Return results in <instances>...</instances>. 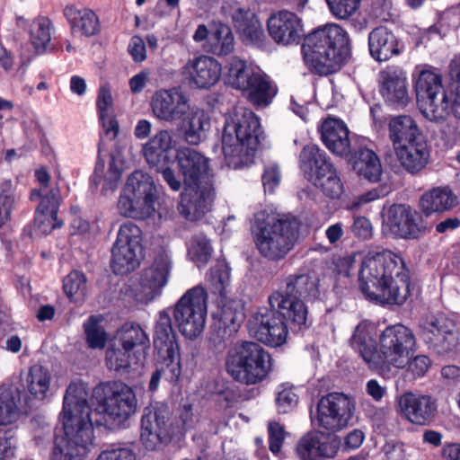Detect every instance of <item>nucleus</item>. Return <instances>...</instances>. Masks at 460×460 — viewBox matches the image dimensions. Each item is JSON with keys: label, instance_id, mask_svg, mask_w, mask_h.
<instances>
[{"label": "nucleus", "instance_id": "1", "mask_svg": "<svg viewBox=\"0 0 460 460\" xmlns=\"http://www.w3.org/2000/svg\"><path fill=\"white\" fill-rule=\"evenodd\" d=\"M93 396L99 402L93 411L88 404L86 384L75 381L66 388L61 412L64 434L55 438L52 460H84L93 439V426H102L103 417L120 424L137 410L136 394L123 382L101 383Z\"/></svg>", "mask_w": 460, "mask_h": 460}, {"label": "nucleus", "instance_id": "2", "mask_svg": "<svg viewBox=\"0 0 460 460\" xmlns=\"http://www.w3.org/2000/svg\"><path fill=\"white\" fill-rule=\"evenodd\" d=\"M375 326L367 321L359 323L349 340L351 348L359 355L368 369L391 378L407 367L413 377L423 376L429 368L430 359L425 355L413 357L416 339L411 329L402 324L387 326L378 336L376 344Z\"/></svg>", "mask_w": 460, "mask_h": 460}, {"label": "nucleus", "instance_id": "3", "mask_svg": "<svg viewBox=\"0 0 460 460\" xmlns=\"http://www.w3.org/2000/svg\"><path fill=\"white\" fill-rule=\"evenodd\" d=\"M359 288L376 304L402 305L410 294V274L403 259L388 250L369 252L360 262Z\"/></svg>", "mask_w": 460, "mask_h": 460}, {"label": "nucleus", "instance_id": "4", "mask_svg": "<svg viewBox=\"0 0 460 460\" xmlns=\"http://www.w3.org/2000/svg\"><path fill=\"white\" fill-rule=\"evenodd\" d=\"M175 158L185 184L178 210L186 219L198 220L210 210L215 198L208 159L190 147L178 149Z\"/></svg>", "mask_w": 460, "mask_h": 460}, {"label": "nucleus", "instance_id": "5", "mask_svg": "<svg viewBox=\"0 0 460 460\" xmlns=\"http://www.w3.org/2000/svg\"><path fill=\"white\" fill-rule=\"evenodd\" d=\"M263 138L260 119L255 113L244 107H236L226 118L222 135L226 165L235 170L247 166Z\"/></svg>", "mask_w": 460, "mask_h": 460}, {"label": "nucleus", "instance_id": "6", "mask_svg": "<svg viewBox=\"0 0 460 460\" xmlns=\"http://www.w3.org/2000/svg\"><path fill=\"white\" fill-rule=\"evenodd\" d=\"M350 40L339 24L329 23L309 33L302 45L303 58L308 69L319 75L339 70L349 55Z\"/></svg>", "mask_w": 460, "mask_h": 460}, {"label": "nucleus", "instance_id": "7", "mask_svg": "<svg viewBox=\"0 0 460 460\" xmlns=\"http://www.w3.org/2000/svg\"><path fill=\"white\" fill-rule=\"evenodd\" d=\"M318 280L308 274L289 275L284 285L269 296L270 309L285 319L290 328L302 331L308 327V311L305 301L319 299Z\"/></svg>", "mask_w": 460, "mask_h": 460}, {"label": "nucleus", "instance_id": "8", "mask_svg": "<svg viewBox=\"0 0 460 460\" xmlns=\"http://www.w3.org/2000/svg\"><path fill=\"white\" fill-rule=\"evenodd\" d=\"M300 222L295 217H270L265 212L254 216L252 236L259 253L269 261L283 259L298 239Z\"/></svg>", "mask_w": 460, "mask_h": 460}, {"label": "nucleus", "instance_id": "9", "mask_svg": "<svg viewBox=\"0 0 460 460\" xmlns=\"http://www.w3.org/2000/svg\"><path fill=\"white\" fill-rule=\"evenodd\" d=\"M270 355L260 344L242 341L234 344L226 352L225 367L235 381L256 385L270 371Z\"/></svg>", "mask_w": 460, "mask_h": 460}, {"label": "nucleus", "instance_id": "10", "mask_svg": "<svg viewBox=\"0 0 460 460\" xmlns=\"http://www.w3.org/2000/svg\"><path fill=\"white\" fill-rule=\"evenodd\" d=\"M154 346L158 360L163 365L151 376L149 390L155 391L162 377L169 384L176 385L181 375V353L168 313H159L155 327Z\"/></svg>", "mask_w": 460, "mask_h": 460}, {"label": "nucleus", "instance_id": "11", "mask_svg": "<svg viewBox=\"0 0 460 460\" xmlns=\"http://www.w3.org/2000/svg\"><path fill=\"white\" fill-rule=\"evenodd\" d=\"M226 75L228 84L245 92L249 102L257 107L268 106L277 94V86L266 74L236 57L229 61Z\"/></svg>", "mask_w": 460, "mask_h": 460}, {"label": "nucleus", "instance_id": "12", "mask_svg": "<svg viewBox=\"0 0 460 460\" xmlns=\"http://www.w3.org/2000/svg\"><path fill=\"white\" fill-rule=\"evenodd\" d=\"M417 102L429 120L441 121L452 113V98L442 84V77L430 68H423L415 78Z\"/></svg>", "mask_w": 460, "mask_h": 460}, {"label": "nucleus", "instance_id": "13", "mask_svg": "<svg viewBox=\"0 0 460 460\" xmlns=\"http://www.w3.org/2000/svg\"><path fill=\"white\" fill-rule=\"evenodd\" d=\"M299 166L305 176L331 199H339L343 184L326 153L316 145L305 146L299 155Z\"/></svg>", "mask_w": 460, "mask_h": 460}, {"label": "nucleus", "instance_id": "14", "mask_svg": "<svg viewBox=\"0 0 460 460\" xmlns=\"http://www.w3.org/2000/svg\"><path fill=\"white\" fill-rule=\"evenodd\" d=\"M173 316L179 331L188 339L197 338L204 330L207 293L201 286L189 289L175 305Z\"/></svg>", "mask_w": 460, "mask_h": 460}, {"label": "nucleus", "instance_id": "15", "mask_svg": "<svg viewBox=\"0 0 460 460\" xmlns=\"http://www.w3.org/2000/svg\"><path fill=\"white\" fill-rule=\"evenodd\" d=\"M168 405L155 402L145 408L141 418L140 441L147 450L168 445L176 432Z\"/></svg>", "mask_w": 460, "mask_h": 460}, {"label": "nucleus", "instance_id": "16", "mask_svg": "<svg viewBox=\"0 0 460 460\" xmlns=\"http://www.w3.org/2000/svg\"><path fill=\"white\" fill-rule=\"evenodd\" d=\"M143 257L142 231L132 222L119 226L111 249V268L116 274H127L137 269Z\"/></svg>", "mask_w": 460, "mask_h": 460}, {"label": "nucleus", "instance_id": "17", "mask_svg": "<svg viewBox=\"0 0 460 460\" xmlns=\"http://www.w3.org/2000/svg\"><path fill=\"white\" fill-rule=\"evenodd\" d=\"M351 398L341 393H331L323 396L312 421L317 427L334 433L346 428L355 411Z\"/></svg>", "mask_w": 460, "mask_h": 460}, {"label": "nucleus", "instance_id": "18", "mask_svg": "<svg viewBox=\"0 0 460 460\" xmlns=\"http://www.w3.org/2000/svg\"><path fill=\"white\" fill-rule=\"evenodd\" d=\"M172 267L171 252L162 249L152 265L142 270L136 293L137 299L143 304H148L160 296L168 283Z\"/></svg>", "mask_w": 460, "mask_h": 460}, {"label": "nucleus", "instance_id": "19", "mask_svg": "<svg viewBox=\"0 0 460 460\" xmlns=\"http://www.w3.org/2000/svg\"><path fill=\"white\" fill-rule=\"evenodd\" d=\"M421 337L438 354L452 351L458 345L456 323L444 314L432 315L422 325Z\"/></svg>", "mask_w": 460, "mask_h": 460}, {"label": "nucleus", "instance_id": "20", "mask_svg": "<svg viewBox=\"0 0 460 460\" xmlns=\"http://www.w3.org/2000/svg\"><path fill=\"white\" fill-rule=\"evenodd\" d=\"M341 446L340 437L314 430L304 435L296 444V452L301 460L333 459Z\"/></svg>", "mask_w": 460, "mask_h": 460}, {"label": "nucleus", "instance_id": "21", "mask_svg": "<svg viewBox=\"0 0 460 460\" xmlns=\"http://www.w3.org/2000/svg\"><path fill=\"white\" fill-rule=\"evenodd\" d=\"M248 330L252 336L270 347L283 345L288 337L287 324L271 309H263L258 312L249 321Z\"/></svg>", "mask_w": 460, "mask_h": 460}, {"label": "nucleus", "instance_id": "22", "mask_svg": "<svg viewBox=\"0 0 460 460\" xmlns=\"http://www.w3.org/2000/svg\"><path fill=\"white\" fill-rule=\"evenodd\" d=\"M190 105L189 97L177 88L158 90L150 102L154 117L167 123L180 120L190 110Z\"/></svg>", "mask_w": 460, "mask_h": 460}, {"label": "nucleus", "instance_id": "23", "mask_svg": "<svg viewBox=\"0 0 460 460\" xmlns=\"http://www.w3.org/2000/svg\"><path fill=\"white\" fill-rule=\"evenodd\" d=\"M379 92L385 102L395 108H404L409 101L406 73L398 66H388L379 74Z\"/></svg>", "mask_w": 460, "mask_h": 460}, {"label": "nucleus", "instance_id": "24", "mask_svg": "<svg viewBox=\"0 0 460 460\" xmlns=\"http://www.w3.org/2000/svg\"><path fill=\"white\" fill-rule=\"evenodd\" d=\"M267 28L272 40L284 46L298 44L304 35L302 19L288 10L273 13L267 21Z\"/></svg>", "mask_w": 460, "mask_h": 460}, {"label": "nucleus", "instance_id": "25", "mask_svg": "<svg viewBox=\"0 0 460 460\" xmlns=\"http://www.w3.org/2000/svg\"><path fill=\"white\" fill-rule=\"evenodd\" d=\"M382 232L395 238H417L421 234V226L409 207L393 205L383 221Z\"/></svg>", "mask_w": 460, "mask_h": 460}, {"label": "nucleus", "instance_id": "26", "mask_svg": "<svg viewBox=\"0 0 460 460\" xmlns=\"http://www.w3.org/2000/svg\"><path fill=\"white\" fill-rule=\"evenodd\" d=\"M221 64L212 57L201 55L190 59L183 66V75L191 87L208 89L221 76Z\"/></svg>", "mask_w": 460, "mask_h": 460}, {"label": "nucleus", "instance_id": "27", "mask_svg": "<svg viewBox=\"0 0 460 460\" xmlns=\"http://www.w3.org/2000/svg\"><path fill=\"white\" fill-rule=\"evenodd\" d=\"M177 144L173 129H160L144 144L142 154L150 167L160 168L172 162V152Z\"/></svg>", "mask_w": 460, "mask_h": 460}, {"label": "nucleus", "instance_id": "28", "mask_svg": "<svg viewBox=\"0 0 460 460\" xmlns=\"http://www.w3.org/2000/svg\"><path fill=\"white\" fill-rule=\"evenodd\" d=\"M398 406L402 415L416 425H426L433 418L437 406L429 395L405 393L399 397Z\"/></svg>", "mask_w": 460, "mask_h": 460}, {"label": "nucleus", "instance_id": "29", "mask_svg": "<svg viewBox=\"0 0 460 460\" xmlns=\"http://www.w3.org/2000/svg\"><path fill=\"white\" fill-rule=\"evenodd\" d=\"M180 120V129L187 144L198 146L207 139L211 119L205 110L190 104V110Z\"/></svg>", "mask_w": 460, "mask_h": 460}, {"label": "nucleus", "instance_id": "30", "mask_svg": "<svg viewBox=\"0 0 460 460\" xmlns=\"http://www.w3.org/2000/svg\"><path fill=\"white\" fill-rule=\"evenodd\" d=\"M349 128L343 120L328 117L321 126L322 140L333 154L343 156L350 153Z\"/></svg>", "mask_w": 460, "mask_h": 460}, {"label": "nucleus", "instance_id": "31", "mask_svg": "<svg viewBox=\"0 0 460 460\" xmlns=\"http://www.w3.org/2000/svg\"><path fill=\"white\" fill-rule=\"evenodd\" d=\"M395 156L404 170L414 174L426 167L429 150L423 137L394 149Z\"/></svg>", "mask_w": 460, "mask_h": 460}, {"label": "nucleus", "instance_id": "32", "mask_svg": "<svg viewBox=\"0 0 460 460\" xmlns=\"http://www.w3.org/2000/svg\"><path fill=\"white\" fill-rule=\"evenodd\" d=\"M371 57L377 61H386L400 53L398 40L386 27L379 26L368 35Z\"/></svg>", "mask_w": 460, "mask_h": 460}, {"label": "nucleus", "instance_id": "33", "mask_svg": "<svg viewBox=\"0 0 460 460\" xmlns=\"http://www.w3.org/2000/svg\"><path fill=\"white\" fill-rule=\"evenodd\" d=\"M113 340L142 360L145 358L146 349L150 347V340L146 332L140 325L133 323H124L118 330Z\"/></svg>", "mask_w": 460, "mask_h": 460}, {"label": "nucleus", "instance_id": "34", "mask_svg": "<svg viewBox=\"0 0 460 460\" xmlns=\"http://www.w3.org/2000/svg\"><path fill=\"white\" fill-rule=\"evenodd\" d=\"M388 137L393 148L395 149L423 136L412 117L397 115L389 119Z\"/></svg>", "mask_w": 460, "mask_h": 460}, {"label": "nucleus", "instance_id": "35", "mask_svg": "<svg viewBox=\"0 0 460 460\" xmlns=\"http://www.w3.org/2000/svg\"><path fill=\"white\" fill-rule=\"evenodd\" d=\"M63 13L70 25L72 33L90 37L99 31V19L91 9L67 5Z\"/></svg>", "mask_w": 460, "mask_h": 460}, {"label": "nucleus", "instance_id": "36", "mask_svg": "<svg viewBox=\"0 0 460 460\" xmlns=\"http://www.w3.org/2000/svg\"><path fill=\"white\" fill-rule=\"evenodd\" d=\"M105 364L110 371L123 375L142 365L143 360L113 340L106 349Z\"/></svg>", "mask_w": 460, "mask_h": 460}, {"label": "nucleus", "instance_id": "37", "mask_svg": "<svg viewBox=\"0 0 460 460\" xmlns=\"http://www.w3.org/2000/svg\"><path fill=\"white\" fill-rule=\"evenodd\" d=\"M456 196L447 187H436L426 191L420 198V206L426 216L441 213L456 205Z\"/></svg>", "mask_w": 460, "mask_h": 460}, {"label": "nucleus", "instance_id": "38", "mask_svg": "<svg viewBox=\"0 0 460 460\" xmlns=\"http://www.w3.org/2000/svg\"><path fill=\"white\" fill-rule=\"evenodd\" d=\"M126 193L132 194L143 201L147 210L153 209L155 198V187L152 177L142 171H135L128 178Z\"/></svg>", "mask_w": 460, "mask_h": 460}, {"label": "nucleus", "instance_id": "39", "mask_svg": "<svg viewBox=\"0 0 460 460\" xmlns=\"http://www.w3.org/2000/svg\"><path fill=\"white\" fill-rule=\"evenodd\" d=\"M355 172L369 181L376 182L382 174V165L377 155L370 149L358 150L352 162Z\"/></svg>", "mask_w": 460, "mask_h": 460}, {"label": "nucleus", "instance_id": "40", "mask_svg": "<svg viewBox=\"0 0 460 460\" xmlns=\"http://www.w3.org/2000/svg\"><path fill=\"white\" fill-rule=\"evenodd\" d=\"M21 392L15 386L0 388V428L16 421L20 416Z\"/></svg>", "mask_w": 460, "mask_h": 460}, {"label": "nucleus", "instance_id": "41", "mask_svg": "<svg viewBox=\"0 0 460 460\" xmlns=\"http://www.w3.org/2000/svg\"><path fill=\"white\" fill-rule=\"evenodd\" d=\"M34 225L44 234H49L56 227L61 226L58 223V210L61 200H38Z\"/></svg>", "mask_w": 460, "mask_h": 460}, {"label": "nucleus", "instance_id": "42", "mask_svg": "<svg viewBox=\"0 0 460 460\" xmlns=\"http://www.w3.org/2000/svg\"><path fill=\"white\" fill-rule=\"evenodd\" d=\"M52 22L46 16L33 19L28 27L30 41L38 53L46 51L54 32Z\"/></svg>", "mask_w": 460, "mask_h": 460}, {"label": "nucleus", "instance_id": "43", "mask_svg": "<svg viewBox=\"0 0 460 460\" xmlns=\"http://www.w3.org/2000/svg\"><path fill=\"white\" fill-rule=\"evenodd\" d=\"M207 49L217 56L231 53L234 49V38L230 27L223 23L215 24L207 40Z\"/></svg>", "mask_w": 460, "mask_h": 460}, {"label": "nucleus", "instance_id": "44", "mask_svg": "<svg viewBox=\"0 0 460 460\" xmlns=\"http://www.w3.org/2000/svg\"><path fill=\"white\" fill-rule=\"evenodd\" d=\"M51 375L40 365L31 367L26 378L28 391L38 399H44L50 386Z\"/></svg>", "mask_w": 460, "mask_h": 460}, {"label": "nucleus", "instance_id": "45", "mask_svg": "<svg viewBox=\"0 0 460 460\" xmlns=\"http://www.w3.org/2000/svg\"><path fill=\"white\" fill-rule=\"evenodd\" d=\"M35 177L39 182V188L31 192V199L37 200H61L59 188L57 185H49L50 175L44 168L36 170Z\"/></svg>", "mask_w": 460, "mask_h": 460}, {"label": "nucleus", "instance_id": "46", "mask_svg": "<svg viewBox=\"0 0 460 460\" xmlns=\"http://www.w3.org/2000/svg\"><path fill=\"white\" fill-rule=\"evenodd\" d=\"M217 315L218 319L216 325L222 332V338H226L235 333L243 319L242 312L234 310L230 305H224L218 312Z\"/></svg>", "mask_w": 460, "mask_h": 460}, {"label": "nucleus", "instance_id": "47", "mask_svg": "<svg viewBox=\"0 0 460 460\" xmlns=\"http://www.w3.org/2000/svg\"><path fill=\"white\" fill-rule=\"evenodd\" d=\"M63 289L67 297L73 302H81L86 296V278L84 273L74 270L63 280Z\"/></svg>", "mask_w": 460, "mask_h": 460}, {"label": "nucleus", "instance_id": "48", "mask_svg": "<svg viewBox=\"0 0 460 460\" xmlns=\"http://www.w3.org/2000/svg\"><path fill=\"white\" fill-rule=\"evenodd\" d=\"M188 254L190 258L199 267L205 265L212 254V247L207 236L199 233L190 241Z\"/></svg>", "mask_w": 460, "mask_h": 460}, {"label": "nucleus", "instance_id": "49", "mask_svg": "<svg viewBox=\"0 0 460 460\" xmlns=\"http://www.w3.org/2000/svg\"><path fill=\"white\" fill-rule=\"evenodd\" d=\"M102 321V316L92 315L84 324L86 341L92 349H103L105 347L107 334L101 325Z\"/></svg>", "mask_w": 460, "mask_h": 460}, {"label": "nucleus", "instance_id": "50", "mask_svg": "<svg viewBox=\"0 0 460 460\" xmlns=\"http://www.w3.org/2000/svg\"><path fill=\"white\" fill-rule=\"evenodd\" d=\"M275 402L278 412L285 414L296 408L299 396L293 385L282 384L277 388Z\"/></svg>", "mask_w": 460, "mask_h": 460}, {"label": "nucleus", "instance_id": "51", "mask_svg": "<svg viewBox=\"0 0 460 460\" xmlns=\"http://www.w3.org/2000/svg\"><path fill=\"white\" fill-rule=\"evenodd\" d=\"M15 196L11 181H4L0 188V227L11 220V214L14 208Z\"/></svg>", "mask_w": 460, "mask_h": 460}, {"label": "nucleus", "instance_id": "52", "mask_svg": "<svg viewBox=\"0 0 460 460\" xmlns=\"http://www.w3.org/2000/svg\"><path fill=\"white\" fill-rule=\"evenodd\" d=\"M118 209L122 216L129 217H135L143 213H149L151 211L146 208V205H144L143 201H140V199H137L132 194L126 193V189H124L123 194L119 197Z\"/></svg>", "mask_w": 460, "mask_h": 460}, {"label": "nucleus", "instance_id": "53", "mask_svg": "<svg viewBox=\"0 0 460 460\" xmlns=\"http://www.w3.org/2000/svg\"><path fill=\"white\" fill-rule=\"evenodd\" d=\"M331 13L339 20H348L359 9L361 0H325Z\"/></svg>", "mask_w": 460, "mask_h": 460}, {"label": "nucleus", "instance_id": "54", "mask_svg": "<svg viewBox=\"0 0 460 460\" xmlns=\"http://www.w3.org/2000/svg\"><path fill=\"white\" fill-rule=\"evenodd\" d=\"M449 76V96H454L452 99V114L460 119V64L453 62L450 65Z\"/></svg>", "mask_w": 460, "mask_h": 460}, {"label": "nucleus", "instance_id": "55", "mask_svg": "<svg viewBox=\"0 0 460 460\" xmlns=\"http://www.w3.org/2000/svg\"><path fill=\"white\" fill-rule=\"evenodd\" d=\"M210 288L215 294L224 296L230 282V271L226 265H218L213 268L209 276Z\"/></svg>", "mask_w": 460, "mask_h": 460}, {"label": "nucleus", "instance_id": "56", "mask_svg": "<svg viewBox=\"0 0 460 460\" xmlns=\"http://www.w3.org/2000/svg\"><path fill=\"white\" fill-rule=\"evenodd\" d=\"M238 32L243 40L250 44H260L265 37L264 31L257 16L253 20H250V22Z\"/></svg>", "mask_w": 460, "mask_h": 460}, {"label": "nucleus", "instance_id": "57", "mask_svg": "<svg viewBox=\"0 0 460 460\" xmlns=\"http://www.w3.org/2000/svg\"><path fill=\"white\" fill-rule=\"evenodd\" d=\"M280 181L281 172L279 165L275 163L268 164L262 174V184L265 192H274L275 189L279 185Z\"/></svg>", "mask_w": 460, "mask_h": 460}, {"label": "nucleus", "instance_id": "58", "mask_svg": "<svg viewBox=\"0 0 460 460\" xmlns=\"http://www.w3.org/2000/svg\"><path fill=\"white\" fill-rule=\"evenodd\" d=\"M14 449L13 430L8 428H0V460H13Z\"/></svg>", "mask_w": 460, "mask_h": 460}, {"label": "nucleus", "instance_id": "59", "mask_svg": "<svg viewBox=\"0 0 460 460\" xmlns=\"http://www.w3.org/2000/svg\"><path fill=\"white\" fill-rule=\"evenodd\" d=\"M121 173L122 170L117 165L116 159L111 157L109 171L104 178L102 186V192L105 195H108L110 191L113 192L118 188Z\"/></svg>", "mask_w": 460, "mask_h": 460}, {"label": "nucleus", "instance_id": "60", "mask_svg": "<svg viewBox=\"0 0 460 460\" xmlns=\"http://www.w3.org/2000/svg\"><path fill=\"white\" fill-rule=\"evenodd\" d=\"M269 447L270 450L277 455L280 452L285 438L283 427L278 422L269 424Z\"/></svg>", "mask_w": 460, "mask_h": 460}, {"label": "nucleus", "instance_id": "61", "mask_svg": "<svg viewBox=\"0 0 460 460\" xmlns=\"http://www.w3.org/2000/svg\"><path fill=\"white\" fill-rule=\"evenodd\" d=\"M96 460H136V455L128 447H116L101 452Z\"/></svg>", "mask_w": 460, "mask_h": 460}, {"label": "nucleus", "instance_id": "62", "mask_svg": "<svg viewBox=\"0 0 460 460\" xmlns=\"http://www.w3.org/2000/svg\"><path fill=\"white\" fill-rule=\"evenodd\" d=\"M351 231L357 237L367 240L373 235V226L366 217H357L354 218Z\"/></svg>", "mask_w": 460, "mask_h": 460}, {"label": "nucleus", "instance_id": "63", "mask_svg": "<svg viewBox=\"0 0 460 460\" xmlns=\"http://www.w3.org/2000/svg\"><path fill=\"white\" fill-rule=\"evenodd\" d=\"M128 51L135 62H142L146 58V45L139 36H133L130 39Z\"/></svg>", "mask_w": 460, "mask_h": 460}, {"label": "nucleus", "instance_id": "64", "mask_svg": "<svg viewBox=\"0 0 460 460\" xmlns=\"http://www.w3.org/2000/svg\"><path fill=\"white\" fill-rule=\"evenodd\" d=\"M112 104L113 100L110 89L106 86L102 87L97 97L99 116L103 117L105 114H111Z\"/></svg>", "mask_w": 460, "mask_h": 460}]
</instances>
